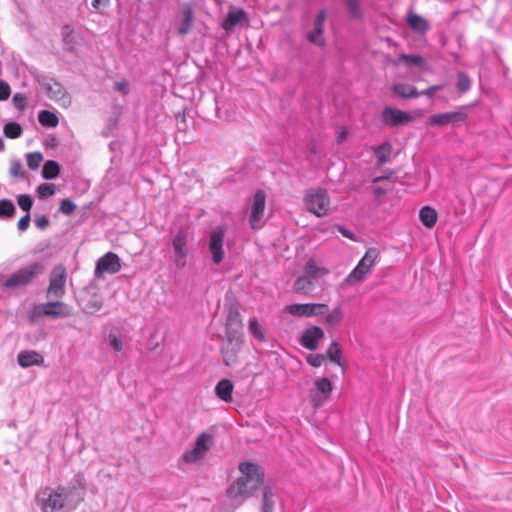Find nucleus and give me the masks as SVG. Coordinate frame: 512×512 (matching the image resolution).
I'll return each instance as SVG.
<instances>
[{
	"label": "nucleus",
	"instance_id": "25",
	"mask_svg": "<svg viewBox=\"0 0 512 512\" xmlns=\"http://www.w3.org/2000/svg\"><path fill=\"white\" fill-rule=\"evenodd\" d=\"M393 93L402 99H412L420 96L417 88L407 83H395L392 87Z\"/></svg>",
	"mask_w": 512,
	"mask_h": 512
},
{
	"label": "nucleus",
	"instance_id": "35",
	"mask_svg": "<svg viewBox=\"0 0 512 512\" xmlns=\"http://www.w3.org/2000/svg\"><path fill=\"white\" fill-rule=\"evenodd\" d=\"M407 22L413 30L418 32H424L428 28L427 22L424 20V18L417 14L408 15Z\"/></svg>",
	"mask_w": 512,
	"mask_h": 512
},
{
	"label": "nucleus",
	"instance_id": "16",
	"mask_svg": "<svg viewBox=\"0 0 512 512\" xmlns=\"http://www.w3.org/2000/svg\"><path fill=\"white\" fill-rule=\"evenodd\" d=\"M42 86H43L47 96L50 99H52L62 105H67L70 103V98L67 95L64 87L59 82H57L55 79H53V78L44 79Z\"/></svg>",
	"mask_w": 512,
	"mask_h": 512
},
{
	"label": "nucleus",
	"instance_id": "27",
	"mask_svg": "<svg viewBox=\"0 0 512 512\" xmlns=\"http://www.w3.org/2000/svg\"><path fill=\"white\" fill-rule=\"evenodd\" d=\"M278 500V495L274 493L270 487L265 486L263 488L261 512H274V508Z\"/></svg>",
	"mask_w": 512,
	"mask_h": 512
},
{
	"label": "nucleus",
	"instance_id": "61",
	"mask_svg": "<svg viewBox=\"0 0 512 512\" xmlns=\"http://www.w3.org/2000/svg\"><path fill=\"white\" fill-rule=\"evenodd\" d=\"M387 192H388V189L380 187V186H377L374 188V194L377 197H381V196L385 195Z\"/></svg>",
	"mask_w": 512,
	"mask_h": 512
},
{
	"label": "nucleus",
	"instance_id": "45",
	"mask_svg": "<svg viewBox=\"0 0 512 512\" xmlns=\"http://www.w3.org/2000/svg\"><path fill=\"white\" fill-rule=\"evenodd\" d=\"M304 272L307 275L317 277L319 275L325 274L326 271L322 268H319L316 265V262L312 259L308 260L304 266Z\"/></svg>",
	"mask_w": 512,
	"mask_h": 512
},
{
	"label": "nucleus",
	"instance_id": "4",
	"mask_svg": "<svg viewBox=\"0 0 512 512\" xmlns=\"http://www.w3.org/2000/svg\"><path fill=\"white\" fill-rule=\"evenodd\" d=\"M71 309L67 304L61 301H49L34 307L30 318L32 321L43 316H49L54 319L65 318L71 316Z\"/></svg>",
	"mask_w": 512,
	"mask_h": 512
},
{
	"label": "nucleus",
	"instance_id": "49",
	"mask_svg": "<svg viewBox=\"0 0 512 512\" xmlns=\"http://www.w3.org/2000/svg\"><path fill=\"white\" fill-rule=\"evenodd\" d=\"M17 203L23 211L29 213L33 205V198L28 194H21L17 197Z\"/></svg>",
	"mask_w": 512,
	"mask_h": 512
},
{
	"label": "nucleus",
	"instance_id": "36",
	"mask_svg": "<svg viewBox=\"0 0 512 512\" xmlns=\"http://www.w3.org/2000/svg\"><path fill=\"white\" fill-rule=\"evenodd\" d=\"M326 356L329 358V360L331 362H334L336 363L337 365L341 366V356H342V351H341V347L340 345L333 341L328 349L326 350Z\"/></svg>",
	"mask_w": 512,
	"mask_h": 512
},
{
	"label": "nucleus",
	"instance_id": "41",
	"mask_svg": "<svg viewBox=\"0 0 512 512\" xmlns=\"http://www.w3.org/2000/svg\"><path fill=\"white\" fill-rule=\"evenodd\" d=\"M344 318V313L341 306L335 307L330 313L326 315L325 321L330 326H338Z\"/></svg>",
	"mask_w": 512,
	"mask_h": 512
},
{
	"label": "nucleus",
	"instance_id": "18",
	"mask_svg": "<svg viewBox=\"0 0 512 512\" xmlns=\"http://www.w3.org/2000/svg\"><path fill=\"white\" fill-rule=\"evenodd\" d=\"M325 337L324 331L319 326H311L305 329L300 337V344L309 350H316L319 342Z\"/></svg>",
	"mask_w": 512,
	"mask_h": 512
},
{
	"label": "nucleus",
	"instance_id": "20",
	"mask_svg": "<svg viewBox=\"0 0 512 512\" xmlns=\"http://www.w3.org/2000/svg\"><path fill=\"white\" fill-rule=\"evenodd\" d=\"M248 20L247 12L242 8H231L221 23L222 29L226 32L234 30L235 26Z\"/></svg>",
	"mask_w": 512,
	"mask_h": 512
},
{
	"label": "nucleus",
	"instance_id": "40",
	"mask_svg": "<svg viewBox=\"0 0 512 512\" xmlns=\"http://www.w3.org/2000/svg\"><path fill=\"white\" fill-rule=\"evenodd\" d=\"M203 457L204 454H202L196 447H193L182 454L180 461H183L186 464H193L201 460Z\"/></svg>",
	"mask_w": 512,
	"mask_h": 512
},
{
	"label": "nucleus",
	"instance_id": "28",
	"mask_svg": "<svg viewBox=\"0 0 512 512\" xmlns=\"http://www.w3.org/2000/svg\"><path fill=\"white\" fill-rule=\"evenodd\" d=\"M419 219L426 228L431 229L436 224L437 212L430 206H424L419 211Z\"/></svg>",
	"mask_w": 512,
	"mask_h": 512
},
{
	"label": "nucleus",
	"instance_id": "51",
	"mask_svg": "<svg viewBox=\"0 0 512 512\" xmlns=\"http://www.w3.org/2000/svg\"><path fill=\"white\" fill-rule=\"evenodd\" d=\"M109 345L114 352H120L123 348V342L117 335L110 333L108 335Z\"/></svg>",
	"mask_w": 512,
	"mask_h": 512
},
{
	"label": "nucleus",
	"instance_id": "47",
	"mask_svg": "<svg viewBox=\"0 0 512 512\" xmlns=\"http://www.w3.org/2000/svg\"><path fill=\"white\" fill-rule=\"evenodd\" d=\"M471 87V80L465 72H459L457 75V89L460 92H466Z\"/></svg>",
	"mask_w": 512,
	"mask_h": 512
},
{
	"label": "nucleus",
	"instance_id": "14",
	"mask_svg": "<svg viewBox=\"0 0 512 512\" xmlns=\"http://www.w3.org/2000/svg\"><path fill=\"white\" fill-rule=\"evenodd\" d=\"M225 335L230 340H240L242 337V319L236 308H230L227 313Z\"/></svg>",
	"mask_w": 512,
	"mask_h": 512
},
{
	"label": "nucleus",
	"instance_id": "10",
	"mask_svg": "<svg viewBox=\"0 0 512 512\" xmlns=\"http://www.w3.org/2000/svg\"><path fill=\"white\" fill-rule=\"evenodd\" d=\"M467 119L465 107H461L456 111L438 113L431 115L426 124L431 127H442L450 124L463 123Z\"/></svg>",
	"mask_w": 512,
	"mask_h": 512
},
{
	"label": "nucleus",
	"instance_id": "12",
	"mask_svg": "<svg viewBox=\"0 0 512 512\" xmlns=\"http://www.w3.org/2000/svg\"><path fill=\"white\" fill-rule=\"evenodd\" d=\"M121 270V260L114 252H107L100 257L95 266L94 275L101 277L104 274H116Z\"/></svg>",
	"mask_w": 512,
	"mask_h": 512
},
{
	"label": "nucleus",
	"instance_id": "13",
	"mask_svg": "<svg viewBox=\"0 0 512 512\" xmlns=\"http://www.w3.org/2000/svg\"><path fill=\"white\" fill-rule=\"evenodd\" d=\"M173 262L177 268H184L187 264V237L183 231H179L172 240Z\"/></svg>",
	"mask_w": 512,
	"mask_h": 512
},
{
	"label": "nucleus",
	"instance_id": "7",
	"mask_svg": "<svg viewBox=\"0 0 512 512\" xmlns=\"http://www.w3.org/2000/svg\"><path fill=\"white\" fill-rule=\"evenodd\" d=\"M332 390L333 384L328 378L316 379L314 388L309 390V399L313 407H321L328 400Z\"/></svg>",
	"mask_w": 512,
	"mask_h": 512
},
{
	"label": "nucleus",
	"instance_id": "58",
	"mask_svg": "<svg viewBox=\"0 0 512 512\" xmlns=\"http://www.w3.org/2000/svg\"><path fill=\"white\" fill-rule=\"evenodd\" d=\"M30 220H31L30 214L26 213V215L21 217L20 220L18 221V224H17L18 229L20 231H25L30 225Z\"/></svg>",
	"mask_w": 512,
	"mask_h": 512
},
{
	"label": "nucleus",
	"instance_id": "11",
	"mask_svg": "<svg viewBox=\"0 0 512 512\" xmlns=\"http://www.w3.org/2000/svg\"><path fill=\"white\" fill-rule=\"evenodd\" d=\"M328 306L323 303L290 304L285 311L292 316L313 317L324 315Z\"/></svg>",
	"mask_w": 512,
	"mask_h": 512
},
{
	"label": "nucleus",
	"instance_id": "54",
	"mask_svg": "<svg viewBox=\"0 0 512 512\" xmlns=\"http://www.w3.org/2000/svg\"><path fill=\"white\" fill-rule=\"evenodd\" d=\"M110 4V0H93L91 5L97 12L102 13Z\"/></svg>",
	"mask_w": 512,
	"mask_h": 512
},
{
	"label": "nucleus",
	"instance_id": "30",
	"mask_svg": "<svg viewBox=\"0 0 512 512\" xmlns=\"http://www.w3.org/2000/svg\"><path fill=\"white\" fill-rule=\"evenodd\" d=\"M374 153L377 157L378 163L383 165L390 160L392 153V145L390 142H384L383 144L374 148Z\"/></svg>",
	"mask_w": 512,
	"mask_h": 512
},
{
	"label": "nucleus",
	"instance_id": "56",
	"mask_svg": "<svg viewBox=\"0 0 512 512\" xmlns=\"http://www.w3.org/2000/svg\"><path fill=\"white\" fill-rule=\"evenodd\" d=\"M114 90L121 92L122 94L126 95L129 92V83L126 80H122L119 82H116L114 84Z\"/></svg>",
	"mask_w": 512,
	"mask_h": 512
},
{
	"label": "nucleus",
	"instance_id": "57",
	"mask_svg": "<svg viewBox=\"0 0 512 512\" xmlns=\"http://www.w3.org/2000/svg\"><path fill=\"white\" fill-rule=\"evenodd\" d=\"M34 223L35 225L39 228V229H46L49 225V219L47 218V216L45 215H41V216H37L35 217L34 219Z\"/></svg>",
	"mask_w": 512,
	"mask_h": 512
},
{
	"label": "nucleus",
	"instance_id": "42",
	"mask_svg": "<svg viewBox=\"0 0 512 512\" xmlns=\"http://www.w3.org/2000/svg\"><path fill=\"white\" fill-rule=\"evenodd\" d=\"M16 208L11 200H0V218H11L14 216Z\"/></svg>",
	"mask_w": 512,
	"mask_h": 512
},
{
	"label": "nucleus",
	"instance_id": "55",
	"mask_svg": "<svg viewBox=\"0 0 512 512\" xmlns=\"http://www.w3.org/2000/svg\"><path fill=\"white\" fill-rule=\"evenodd\" d=\"M13 102L19 110H24L26 107V97L22 94L16 93L13 96Z\"/></svg>",
	"mask_w": 512,
	"mask_h": 512
},
{
	"label": "nucleus",
	"instance_id": "63",
	"mask_svg": "<svg viewBox=\"0 0 512 512\" xmlns=\"http://www.w3.org/2000/svg\"><path fill=\"white\" fill-rule=\"evenodd\" d=\"M5 146H4V142L3 140L0 138V152H2L4 150Z\"/></svg>",
	"mask_w": 512,
	"mask_h": 512
},
{
	"label": "nucleus",
	"instance_id": "59",
	"mask_svg": "<svg viewBox=\"0 0 512 512\" xmlns=\"http://www.w3.org/2000/svg\"><path fill=\"white\" fill-rule=\"evenodd\" d=\"M338 232L341 233L342 236L350 239V240H355V235L352 231H350L349 229H347L346 227L342 226V225H337L336 226Z\"/></svg>",
	"mask_w": 512,
	"mask_h": 512
},
{
	"label": "nucleus",
	"instance_id": "2",
	"mask_svg": "<svg viewBox=\"0 0 512 512\" xmlns=\"http://www.w3.org/2000/svg\"><path fill=\"white\" fill-rule=\"evenodd\" d=\"M238 469L241 476L227 489V496L232 499L251 496L264 481V471L256 463L241 462Z\"/></svg>",
	"mask_w": 512,
	"mask_h": 512
},
{
	"label": "nucleus",
	"instance_id": "48",
	"mask_svg": "<svg viewBox=\"0 0 512 512\" xmlns=\"http://www.w3.org/2000/svg\"><path fill=\"white\" fill-rule=\"evenodd\" d=\"M9 173L12 177L15 178H24L25 171L23 169V165L20 160H12Z\"/></svg>",
	"mask_w": 512,
	"mask_h": 512
},
{
	"label": "nucleus",
	"instance_id": "15",
	"mask_svg": "<svg viewBox=\"0 0 512 512\" xmlns=\"http://www.w3.org/2000/svg\"><path fill=\"white\" fill-rule=\"evenodd\" d=\"M266 203V195L264 191L257 190L253 196V202L251 206V214L249 217V223L252 229L256 230L261 227L260 221L263 217Z\"/></svg>",
	"mask_w": 512,
	"mask_h": 512
},
{
	"label": "nucleus",
	"instance_id": "38",
	"mask_svg": "<svg viewBox=\"0 0 512 512\" xmlns=\"http://www.w3.org/2000/svg\"><path fill=\"white\" fill-rule=\"evenodd\" d=\"M22 127L16 122H8L4 125V136L10 139L19 138L22 135Z\"/></svg>",
	"mask_w": 512,
	"mask_h": 512
},
{
	"label": "nucleus",
	"instance_id": "64",
	"mask_svg": "<svg viewBox=\"0 0 512 512\" xmlns=\"http://www.w3.org/2000/svg\"><path fill=\"white\" fill-rule=\"evenodd\" d=\"M382 178L381 177H378L374 180V182H377V181H380Z\"/></svg>",
	"mask_w": 512,
	"mask_h": 512
},
{
	"label": "nucleus",
	"instance_id": "43",
	"mask_svg": "<svg viewBox=\"0 0 512 512\" xmlns=\"http://www.w3.org/2000/svg\"><path fill=\"white\" fill-rule=\"evenodd\" d=\"M102 306V300L97 296H93L87 300L83 310L85 313L94 314L95 312L99 311L102 308Z\"/></svg>",
	"mask_w": 512,
	"mask_h": 512
},
{
	"label": "nucleus",
	"instance_id": "19",
	"mask_svg": "<svg viewBox=\"0 0 512 512\" xmlns=\"http://www.w3.org/2000/svg\"><path fill=\"white\" fill-rule=\"evenodd\" d=\"M326 10L322 9L318 12L314 19V28L307 35V39L310 43L316 44L318 46H324L325 41L321 37L324 32V24L326 21Z\"/></svg>",
	"mask_w": 512,
	"mask_h": 512
},
{
	"label": "nucleus",
	"instance_id": "5",
	"mask_svg": "<svg viewBox=\"0 0 512 512\" xmlns=\"http://www.w3.org/2000/svg\"><path fill=\"white\" fill-rule=\"evenodd\" d=\"M305 204L309 212L321 217L329 210L330 198L324 189L309 190L305 195Z\"/></svg>",
	"mask_w": 512,
	"mask_h": 512
},
{
	"label": "nucleus",
	"instance_id": "3",
	"mask_svg": "<svg viewBox=\"0 0 512 512\" xmlns=\"http://www.w3.org/2000/svg\"><path fill=\"white\" fill-rule=\"evenodd\" d=\"M378 257L379 250L374 247L369 248L356 267L348 274L346 282L351 284L353 282L363 281L371 271L372 267L376 264Z\"/></svg>",
	"mask_w": 512,
	"mask_h": 512
},
{
	"label": "nucleus",
	"instance_id": "21",
	"mask_svg": "<svg viewBox=\"0 0 512 512\" xmlns=\"http://www.w3.org/2000/svg\"><path fill=\"white\" fill-rule=\"evenodd\" d=\"M242 340H230L226 338V341L221 347V354L223 357L224 364L226 366H233L237 362V355L240 349Z\"/></svg>",
	"mask_w": 512,
	"mask_h": 512
},
{
	"label": "nucleus",
	"instance_id": "8",
	"mask_svg": "<svg viewBox=\"0 0 512 512\" xmlns=\"http://www.w3.org/2000/svg\"><path fill=\"white\" fill-rule=\"evenodd\" d=\"M225 228L223 226L215 227L209 235L208 249L211 253V260L214 264H220L224 259V238Z\"/></svg>",
	"mask_w": 512,
	"mask_h": 512
},
{
	"label": "nucleus",
	"instance_id": "26",
	"mask_svg": "<svg viewBox=\"0 0 512 512\" xmlns=\"http://www.w3.org/2000/svg\"><path fill=\"white\" fill-rule=\"evenodd\" d=\"M348 16L352 20H361L364 17L363 0H343Z\"/></svg>",
	"mask_w": 512,
	"mask_h": 512
},
{
	"label": "nucleus",
	"instance_id": "52",
	"mask_svg": "<svg viewBox=\"0 0 512 512\" xmlns=\"http://www.w3.org/2000/svg\"><path fill=\"white\" fill-rule=\"evenodd\" d=\"M306 361L313 367H320L324 361V355L322 354H309L306 357Z\"/></svg>",
	"mask_w": 512,
	"mask_h": 512
},
{
	"label": "nucleus",
	"instance_id": "32",
	"mask_svg": "<svg viewBox=\"0 0 512 512\" xmlns=\"http://www.w3.org/2000/svg\"><path fill=\"white\" fill-rule=\"evenodd\" d=\"M312 288L313 282L305 276L298 277L293 285L294 291L302 295H308L312 291Z\"/></svg>",
	"mask_w": 512,
	"mask_h": 512
},
{
	"label": "nucleus",
	"instance_id": "33",
	"mask_svg": "<svg viewBox=\"0 0 512 512\" xmlns=\"http://www.w3.org/2000/svg\"><path fill=\"white\" fill-rule=\"evenodd\" d=\"M212 444H213L212 435H210L206 432H202L196 438L194 447H196L202 454L205 455L210 450Z\"/></svg>",
	"mask_w": 512,
	"mask_h": 512
},
{
	"label": "nucleus",
	"instance_id": "39",
	"mask_svg": "<svg viewBox=\"0 0 512 512\" xmlns=\"http://www.w3.org/2000/svg\"><path fill=\"white\" fill-rule=\"evenodd\" d=\"M248 330H249V333L259 342L266 341V337L262 331V327L256 318H251L249 320Z\"/></svg>",
	"mask_w": 512,
	"mask_h": 512
},
{
	"label": "nucleus",
	"instance_id": "44",
	"mask_svg": "<svg viewBox=\"0 0 512 512\" xmlns=\"http://www.w3.org/2000/svg\"><path fill=\"white\" fill-rule=\"evenodd\" d=\"M26 158H27V165H28L29 169H31V170H36L40 166V164L43 160V156L40 152L27 153Z\"/></svg>",
	"mask_w": 512,
	"mask_h": 512
},
{
	"label": "nucleus",
	"instance_id": "34",
	"mask_svg": "<svg viewBox=\"0 0 512 512\" xmlns=\"http://www.w3.org/2000/svg\"><path fill=\"white\" fill-rule=\"evenodd\" d=\"M38 121L44 127H55L58 125V117L49 110H42L38 114Z\"/></svg>",
	"mask_w": 512,
	"mask_h": 512
},
{
	"label": "nucleus",
	"instance_id": "9",
	"mask_svg": "<svg viewBox=\"0 0 512 512\" xmlns=\"http://www.w3.org/2000/svg\"><path fill=\"white\" fill-rule=\"evenodd\" d=\"M67 272L63 265L55 266L50 275L47 296L60 299L65 294Z\"/></svg>",
	"mask_w": 512,
	"mask_h": 512
},
{
	"label": "nucleus",
	"instance_id": "24",
	"mask_svg": "<svg viewBox=\"0 0 512 512\" xmlns=\"http://www.w3.org/2000/svg\"><path fill=\"white\" fill-rule=\"evenodd\" d=\"M234 389V384L229 379H221L215 386V394L216 396L224 401L231 402L232 401V393Z\"/></svg>",
	"mask_w": 512,
	"mask_h": 512
},
{
	"label": "nucleus",
	"instance_id": "60",
	"mask_svg": "<svg viewBox=\"0 0 512 512\" xmlns=\"http://www.w3.org/2000/svg\"><path fill=\"white\" fill-rule=\"evenodd\" d=\"M440 88H441V86H439V85H433V86H430V87H428L426 90H423V91H421V92H419V93H420V96H421V95H425V96L432 97V96H433V94H434L436 91L440 90Z\"/></svg>",
	"mask_w": 512,
	"mask_h": 512
},
{
	"label": "nucleus",
	"instance_id": "53",
	"mask_svg": "<svg viewBox=\"0 0 512 512\" xmlns=\"http://www.w3.org/2000/svg\"><path fill=\"white\" fill-rule=\"evenodd\" d=\"M10 92V86L5 81L0 80V101L7 100Z\"/></svg>",
	"mask_w": 512,
	"mask_h": 512
},
{
	"label": "nucleus",
	"instance_id": "50",
	"mask_svg": "<svg viewBox=\"0 0 512 512\" xmlns=\"http://www.w3.org/2000/svg\"><path fill=\"white\" fill-rule=\"evenodd\" d=\"M60 212L64 215L70 216L76 210V205L68 198L63 199L60 203Z\"/></svg>",
	"mask_w": 512,
	"mask_h": 512
},
{
	"label": "nucleus",
	"instance_id": "62",
	"mask_svg": "<svg viewBox=\"0 0 512 512\" xmlns=\"http://www.w3.org/2000/svg\"><path fill=\"white\" fill-rule=\"evenodd\" d=\"M347 132L345 130H342L338 136V142H341L346 138Z\"/></svg>",
	"mask_w": 512,
	"mask_h": 512
},
{
	"label": "nucleus",
	"instance_id": "1",
	"mask_svg": "<svg viewBox=\"0 0 512 512\" xmlns=\"http://www.w3.org/2000/svg\"><path fill=\"white\" fill-rule=\"evenodd\" d=\"M75 483L56 488L46 487L36 494V504L41 512H72L84 500V476L78 473Z\"/></svg>",
	"mask_w": 512,
	"mask_h": 512
},
{
	"label": "nucleus",
	"instance_id": "23",
	"mask_svg": "<svg viewBox=\"0 0 512 512\" xmlns=\"http://www.w3.org/2000/svg\"><path fill=\"white\" fill-rule=\"evenodd\" d=\"M18 364L23 368L34 365H41L44 362L43 356L34 350L21 351L17 356Z\"/></svg>",
	"mask_w": 512,
	"mask_h": 512
},
{
	"label": "nucleus",
	"instance_id": "31",
	"mask_svg": "<svg viewBox=\"0 0 512 512\" xmlns=\"http://www.w3.org/2000/svg\"><path fill=\"white\" fill-rule=\"evenodd\" d=\"M60 173V166L54 160H48L42 167V177L46 180H52L58 177Z\"/></svg>",
	"mask_w": 512,
	"mask_h": 512
},
{
	"label": "nucleus",
	"instance_id": "37",
	"mask_svg": "<svg viewBox=\"0 0 512 512\" xmlns=\"http://www.w3.org/2000/svg\"><path fill=\"white\" fill-rule=\"evenodd\" d=\"M399 62L403 63L404 65L411 67V66H423L425 63V60L420 55H414V54H401L399 56Z\"/></svg>",
	"mask_w": 512,
	"mask_h": 512
},
{
	"label": "nucleus",
	"instance_id": "46",
	"mask_svg": "<svg viewBox=\"0 0 512 512\" xmlns=\"http://www.w3.org/2000/svg\"><path fill=\"white\" fill-rule=\"evenodd\" d=\"M55 191V186L51 183H42L37 187L38 196L42 199L53 196Z\"/></svg>",
	"mask_w": 512,
	"mask_h": 512
},
{
	"label": "nucleus",
	"instance_id": "6",
	"mask_svg": "<svg viewBox=\"0 0 512 512\" xmlns=\"http://www.w3.org/2000/svg\"><path fill=\"white\" fill-rule=\"evenodd\" d=\"M43 270V264L35 262L11 274L5 280L4 286L7 288H12L27 285L35 276L41 274Z\"/></svg>",
	"mask_w": 512,
	"mask_h": 512
},
{
	"label": "nucleus",
	"instance_id": "17",
	"mask_svg": "<svg viewBox=\"0 0 512 512\" xmlns=\"http://www.w3.org/2000/svg\"><path fill=\"white\" fill-rule=\"evenodd\" d=\"M381 118L384 124L400 126L412 121L409 113L393 107H385L382 110Z\"/></svg>",
	"mask_w": 512,
	"mask_h": 512
},
{
	"label": "nucleus",
	"instance_id": "29",
	"mask_svg": "<svg viewBox=\"0 0 512 512\" xmlns=\"http://www.w3.org/2000/svg\"><path fill=\"white\" fill-rule=\"evenodd\" d=\"M62 41L65 49L72 52L75 47L74 29L71 25L66 24L61 28Z\"/></svg>",
	"mask_w": 512,
	"mask_h": 512
},
{
	"label": "nucleus",
	"instance_id": "22",
	"mask_svg": "<svg viewBox=\"0 0 512 512\" xmlns=\"http://www.w3.org/2000/svg\"><path fill=\"white\" fill-rule=\"evenodd\" d=\"M194 12L190 3H184L181 9V21L178 27V33L182 36L188 34L193 27Z\"/></svg>",
	"mask_w": 512,
	"mask_h": 512
}]
</instances>
